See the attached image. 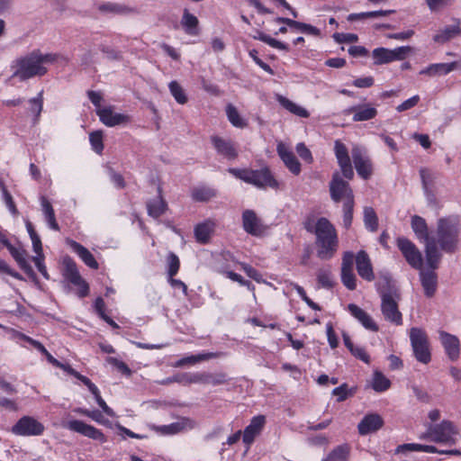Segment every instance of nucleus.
Here are the masks:
<instances>
[{
	"label": "nucleus",
	"mask_w": 461,
	"mask_h": 461,
	"mask_svg": "<svg viewBox=\"0 0 461 461\" xmlns=\"http://www.w3.org/2000/svg\"><path fill=\"white\" fill-rule=\"evenodd\" d=\"M317 256L322 260L330 259L339 246L337 231L326 218H320L315 224Z\"/></svg>",
	"instance_id": "obj_2"
},
{
	"label": "nucleus",
	"mask_w": 461,
	"mask_h": 461,
	"mask_svg": "<svg viewBox=\"0 0 461 461\" xmlns=\"http://www.w3.org/2000/svg\"><path fill=\"white\" fill-rule=\"evenodd\" d=\"M454 0H426V4L431 12H438L450 5Z\"/></svg>",
	"instance_id": "obj_55"
},
{
	"label": "nucleus",
	"mask_w": 461,
	"mask_h": 461,
	"mask_svg": "<svg viewBox=\"0 0 461 461\" xmlns=\"http://www.w3.org/2000/svg\"><path fill=\"white\" fill-rule=\"evenodd\" d=\"M95 399L97 402V404L99 405V407L102 409V411H104V413H105L107 416L109 417H115V413L114 411H113L112 408H110L106 402H104V400L102 398L101 394L98 393L97 396H95Z\"/></svg>",
	"instance_id": "obj_61"
},
{
	"label": "nucleus",
	"mask_w": 461,
	"mask_h": 461,
	"mask_svg": "<svg viewBox=\"0 0 461 461\" xmlns=\"http://www.w3.org/2000/svg\"><path fill=\"white\" fill-rule=\"evenodd\" d=\"M458 67V61H453L450 63H433L422 68L420 71V75H424L430 77L437 76H445L454 71Z\"/></svg>",
	"instance_id": "obj_27"
},
{
	"label": "nucleus",
	"mask_w": 461,
	"mask_h": 461,
	"mask_svg": "<svg viewBox=\"0 0 461 461\" xmlns=\"http://www.w3.org/2000/svg\"><path fill=\"white\" fill-rule=\"evenodd\" d=\"M426 452V453H437L438 448L430 445H422L417 443H407L399 445L396 449V454L407 453V452Z\"/></svg>",
	"instance_id": "obj_36"
},
{
	"label": "nucleus",
	"mask_w": 461,
	"mask_h": 461,
	"mask_svg": "<svg viewBox=\"0 0 461 461\" xmlns=\"http://www.w3.org/2000/svg\"><path fill=\"white\" fill-rule=\"evenodd\" d=\"M439 339L448 357L452 360L456 359L460 353V343L457 337L439 331Z\"/></svg>",
	"instance_id": "obj_28"
},
{
	"label": "nucleus",
	"mask_w": 461,
	"mask_h": 461,
	"mask_svg": "<svg viewBox=\"0 0 461 461\" xmlns=\"http://www.w3.org/2000/svg\"><path fill=\"white\" fill-rule=\"evenodd\" d=\"M341 281L349 290H355L357 287V278L352 270H341Z\"/></svg>",
	"instance_id": "obj_49"
},
{
	"label": "nucleus",
	"mask_w": 461,
	"mask_h": 461,
	"mask_svg": "<svg viewBox=\"0 0 461 461\" xmlns=\"http://www.w3.org/2000/svg\"><path fill=\"white\" fill-rule=\"evenodd\" d=\"M335 41L339 43L342 42H356L357 41V35L354 33H335L333 35Z\"/></svg>",
	"instance_id": "obj_59"
},
{
	"label": "nucleus",
	"mask_w": 461,
	"mask_h": 461,
	"mask_svg": "<svg viewBox=\"0 0 461 461\" xmlns=\"http://www.w3.org/2000/svg\"><path fill=\"white\" fill-rule=\"evenodd\" d=\"M330 192L331 199L338 203L339 201L353 202L354 194L349 186V184L344 181L339 173L333 175L332 180L330 183Z\"/></svg>",
	"instance_id": "obj_11"
},
{
	"label": "nucleus",
	"mask_w": 461,
	"mask_h": 461,
	"mask_svg": "<svg viewBox=\"0 0 461 461\" xmlns=\"http://www.w3.org/2000/svg\"><path fill=\"white\" fill-rule=\"evenodd\" d=\"M420 101V96L418 95L411 96V98L405 100L401 104L396 107L398 112H404L412 107L416 106Z\"/></svg>",
	"instance_id": "obj_56"
},
{
	"label": "nucleus",
	"mask_w": 461,
	"mask_h": 461,
	"mask_svg": "<svg viewBox=\"0 0 461 461\" xmlns=\"http://www.w3.org/2000/svg\"><path fill=\"white\" fill-rule=\"evenodd\" d=\"M167 264H168L167 274H168L169 277H173L174 276H176L177 274V272L179 270L180 263H179L178 257L174 253H170L167 257Z\"/></svg>",
	"instance_id": "obj_52"
},
{
	"label": "nucleus",
	"mask_w": 461,
	"mask_h": 461,
	"mask_svg": "<svg viewBox=\"0 0 461 461\" xmlns=\"http://www.w3.org/2000/svg\"><path fill=\"white\" fill-rule=\"evenodd\" d=\"M254 38L268 44L272 48L285 51L289 50L288 45L270 37L269 35L265 34L262 32H258V34L254 36Z\"/></svg>",
	"instance_id": "obj_45"
},
{
	"label": "nucleus",
	"mask_w": 461,
	"mask_h": 461,
	"mask_svg": "<svg viewBox=\"0 0 461 461\" xmlns=\"http://www.w3.org/2000/svg\"><path fill=\"white\" fill-rule=\"evenodd\" d=\"M213 229L214 222L211 220L199 223L194 229V235L197 241L206 243L209 240Z\"/></svg>",
	"instance_id": "obj_35"
},
{
	"label": "nucleus",
	"mask_w": 461,
	"mask_h": 461,
	"mask_svg": "<svg viewBox=\"0 0 461 461\" xmlns=\"http://www.w3.org/2000/svg\"><path fill=\"white\" fill-rule=\"evenodd\" d=\"M296 152L304 161L311 163L312 161V156L309 149L301 142L296 145Z\"/></svg>",
	"instance_id": "obj_57"
},
{
	"label": "nucleus",
	"mask_w": 461,
	"mask_h": 461,
	"mask_svg": "<svg viewBox=\"0 0 461 461\" xmlns=\"http://www.w3.org/2000/svg\"><path fill=\"white\" fill-rule=\"evenodd\" d=\"M63 265L65 267L64 276L71 284L78 287V295L80 297L87 295L88 285L81 277L76 263L69 257H65L63 258Z\"/></svg>",
	"instance_id": "obj_12"
},
{
	"label": "nucleus",
	"mask_w": 461,
	"mask_h": 461,
	"mask_svg": "<svg viewBox=\"0 0 461 461\" xmlns=\"http://www.w3.org/2000/svg\"><path fill=\"white\" fill-rule=\"evenodd\" d=\"M364 223L367 230L375 231L378 227V220L375 212L371 207L364 209Z\"/></svg>",
	"instance_id": "obj_44"
},
{
	"label": "nucleus",
	"mask_w": 461,
	"mask_h": 461,
	"mask_svg": "<svg viewBox=\"0 0 461 461\" xmlns=\"http://www.w3.org/2000/svg\"><path fill=\"white\" fill-rule=\"evenodd\" d=\"M411 51L409 46L398 47L394 50L376 48L373 50L372 56L375 65L387 64L395 60L404 59Z\"/></svg>",
	"instance_id": "obj_10"
},
{
	"label": "nucleus",
	"mask_w": 461,
	"mask_h": 461,
	"mask_svg": "<svg viewBox=\"0 0 461 461\" xmlns=\"http://www.w3.org/2000/svg\"><path fill=\"white\" fill-rule=\"evenodd\" d=\"M347 114H353L354 122H364L374 119L377 115V110L370 104H362L352 106L345 111Z\"/></svg>",
	"instance_id": "obj_25"
},
{
	"label": "nucleus",
	"mask_w": 461,
	"mask_h": 461,
	"mask_svg": "<svg viewBox=\"0 0 461 461\" xmlns=\"http://www.w3.org/2000/svg\"><path fill=\"white\" fill-rule=\"evenodd\" d=\"M266 423V417L264 415H258L251 419L250 423L245 428L243 431V442L249 446L258 436L263 429Z\"/></svg>",
	"instance_id": "obj_26"
},
{
	"label": "nucleus",
	"mask_w": 461,
	"mask_h": 461,
	"mask_svg": "<svg viewBox=\"0 0 461 461\" xmlns=\"http://www.w3.org/2000/svg\"><path fill=\"white\" fill-rule=\"evenodd\" d=\"M100 121L108 127H114L125 124L130 121V117L123 113H115L112 106L99 108L96 111Z\"/></svg>",
	"instance_id": "obj_20"
},
{
	"label": "nucleus",
	"mask_w": 461,
	"mask_h": 461,
	"mask_svg": "<svg viewBox=\"0 0 461 461\" xmlns=\"http://www.w3.org/2000/svg\"><path fill=\"white\" fill-rule=\"evenodd\" d=\"M382 313L385 320L396 324H402V313L398 310L396 301L391 294H382Z\"/></svg>",
	"instance_id": "obj_15"
},
{
	"label": "nucleus",
	"mask_w": 461,
	"mask_h": 461,
	"mask_svg": "<svg viewBox=\"0 0 461 461\" xmlns=\"http://www.w3.org/2000/svg\"><path fill=\"white\" fill-rule=\"evenodd\" d=\"M148 212L153 218L161 216L166 209L167 203L161 196H158L147 203Z\"/></svg>",
	"instance_id": "obj_38"
},
{
	"label": "nucleus",
	"mask_w": 461,
	"mask_h": 461,
	"mask_svg": "<svg viewBox=\"0 0 461 461\" xmlns=\"http://www.w3.org/2000/svg\"><path fill=\"white\" fill-rule=\"evenodd\" d=\"M276 151L285 166L292 174L297 176L301 173L300 162L285 143L279 141L276 146Z\"/></svg>",
	"instance_id": "obj_18"
},
{
	"label": "nucleus",
	"mask_w": 461,
	"mask_h": 461,
	"mask_svg": "<svg viewBox=\"0 0 461 461\" xmlns=\"http://www.w3.org/2000/svg\"><path fill=\"white\" fill-rule=\"evenodd\" d=\"M459 235V221L455 217L440 218L437 223L436 247L451 253L456 249Z\"/></svg>",
	"instance_id": "obj_3"
},
{
	"label": "nucleus",
	"mask_w": 461,
	"mask_h": 461,
	"mask_svg": "<svg viewBox=\"0 0 461 461\" xmlns=\"http://www.w3.org/2000/svg\"><path fill=\"white\" fill-rule=\"evenodd\" d=\"M348 309L351 315H353L366 329L373 331H376L378 330L377 325L371 316L357 305L353 303L348 304Z\"/></svg>",
	"instance_id": "obj_30"
},
{
	"label": "nucleus",
	"mask_w": 461,
	"mask_h": 461,
	"mask_svg": "<svg viewBox=\"0 0 461 461\" xmlns=\"http://www.w3.org/2000/svg\"><path fill=\"white\" fill-rule=\"evenodd\" d=\"M0 189L3 193V196H4V200H5V203L6 204V206L8 207L9 211L14 214V215H17L18 214V211L16 209V206L13 201V197L12 195L9 194V192L6 190V188L5 187L4 184L2 182H0Z\"/></svg>",
	"instance_id": "obj_54"
},
{
	"label": "nucleus",
	"mask_w": 461,
	"mask_h": 461,
	"mask_svg": "<svg viewBox=\"0 0 461 461\" xmlns=\"http://www.w3.org/2000/svg\"><path fill=\"white\" fill-rule=\"evenodd\" d=\"M197 422L188 417H181L176 421L168 425L157 428V430L163 435H175L181 432L192 430L196 428Z\"/></svg>",
	"instance_id": "obj_17"
},
{
	"label": "nucleus",
	"mask_w": 461,
	"mask_h": 461,
	"mask_svg": "<svg viewBox=\"0 0 461 461\" xmlns=\"http://www.w3.org/2000/svg\"><path fill=\"white\" fill-rule=\"evenodd\" d=\"M89 140L92 149L97 153L101 154L104 149L103 134L101 131H94L89 135Z\"/></svg>",
	"instance_id": "obj_51"
},
{
	"label": "nucleus",
	"mask_w": 461,
	"mask_h": 461,
	"mask_svg": "<svg viewBox=\"0 0 461 461\" xmlns=\"http://www.w3.org/2000/svg\"><path fill=\"white\" fill-rule=\"evenodd\" d=\"M67 244L75 253L77 254V256L88 267L93 269L98 268L99 265L97 261L94 258V255L86 248L72 240H67Z\"/></svg>",
	"instance_id": "obj_29"
},
{
	"label": "nucleus",
	"mask_w": 461,
	"mask_h": 461,
	"mask_svg": "<svg viewBox=\"0 0 461 461\" xmlns=\"http://www.w3.org/2000/svg\"><path fill=\"white\" fill-rule=\"evenodd\" d=\"M350 447L342 444L336 447L323 461H347L349 456Z\"/></svg>",
	"instance_id": "obj_39"
},
{
	"label": "nucleus",
	"mask_w": 461,
	"mask_h": 461,
	"mask_svg": "<svg viewBox=\"0 0 461 461\" xmlns=\"http://www.w3.org/2000/svg\"><path fill=\"white\" fill-rule=\"evenodd\" d=\"M357 270L359 276L368 282L375 279L371 260L366 251L360 250L356 255Z\"/></svg>",
	"instance_id": "obj_24"
},
{
	"label": "nucleus",
	"mask_w": 461,
	"mask_h": 461,
	"mask_svg": "<svg viewBox=\"0 0 461 461\" xmlns=\"http://www.w3.org/2000/svg\"><path fill=\"white\" fill-rule=\"evenodd\" d=\"M410 339L417 360L423 364L429 363L430 352L425 331L419 328H412L410 331Z\"/></svg>",
	"instance_id": "obj_7"
},
{
	"label": "nucleus",
	"mask_w": 461,
	"mask_h": 461,
	"mask_svg": "<svg viewBox=\"0 0 461 461\" xmlns=\"http://www.w3.org/2000/svg\"><path fill=\"white\" fill-rule=\"evenodd\" d=\"M77 378L80 380L88 388V390L93 393L94 397L97 396V394L100 393V391L97 388V386L95 384H93L91 380L86 376L82 375H77Z\"/></svg>",
	"instance_id": "obj_60"
},
{
	"label": "nucleus",
	"mask_w": 461,
	"mask_h": 461,
	"mask_svg": "<svg viewBox=\"0 0 461 461\" xmlns=\"http://www.w3.org/2000/svg\"><path fill=\"white\" fill-rule=\"evenodd\" d=\"M229 172L237 178H240L246 183L254 185L259 188H279V182L274 177L271 171L267 167L262 168L260 170L230 168Z\"/></svg>",
	"instance_id": "obj_5"
},
{
	"label": "nucleus",
	"mask_w": 461,
	"mask_h": 461,
	"mask_svg": "<svg viewBox=\"0 0 461 461\" xmlns=\"http://www.w3.org/2000/svg\"><path fill=\"white\" fill-rule=\"evenodd\" d=\"M242 226L244 230L252 236H261L266 228L260 218L253 210H245L242 213Z\"/></svg>",
	"instance_id": "obj_16"
},
{
	"label": "nucleus",
	"mask_w": 461,
	"mask_h": 461,
	"mask_svg": "<svg viewBox=\"0 0 461 461\" xmlns=\"http://www.w3.org/2000/svg\"><path fill=\"white\" fill-rule=\"evenodd\" d=\"M227 375L223 373L206 374V384L219 385L227 382Z\"/></svg>",
	"instance_id": "obj_53"
},
{
	"label": "nucleus",
	"mask_w": 461,
	"mask_h": 461,
	"mask_svg": "<svg viewBox=\"0 0 461 461\" xmlns=\"http://www.w3.org/2000/svg\"><path fill=\"white\" fill-rule=\"evenodd\" d=\"M170 94L179 104H185L187 103V96L184 88L180 86L177 81H171L168 85Z\"/></svg>",
	"instance_id": "obj_42"
},
{
	"label": "nucleus",
	"mask_w": 461,
	"mask_h": 461,
	"mask_svg": "<svg viewBox=\"0 0 461 461\" xmlns=\"http://www.w3.org/2000/svg\"><path fill=\"white\" fill-rule=\"evenodd\" d=\"M56 58L55 54H42L39 50L20 57L11 64L12 77L24 81L34 77H41L47 73L46 65L54 62Z\"/></svg>",
	"instance_id": "obj_1"
},
{
	"label": "nucleus",
	"mask_w": 461,
	"mask_h": 461,
	"mask_svg": "<svg viewBox=\"0 0 461 461\" xmlns=\"http://www.w3.org/2000/svg\"><path fill=\"white\" fill-rule=\"evenodd\" d=\"M317 280L321 286L323 288H331L333 286V279L330 267H324L320 268L317 273Z\"/></svg>",
	"instance_id": "obj_41"
},
{
	"label": "nucleus",
	"mask_w": 461,
	"mask_h": 461,
	"mask_svg": "<svg viewBox=\"0 0 461 461\" xmlns=\"http://www.w3.org/2000/svg\"><path fill=\"white\" fill-rule=\"evenodd\" d=\"M249 3L253 5L259 14H273V10L266 6L261 0H248Z\"/></svg>",
	"instance_id": "obj_63"
},
{
	"label": "nucleus",
	"mask_w": 461,
	"mask_h": 461,
	"mask_svg": "<svg viewBox=\"0 0 461 461\" xmlns=\"http://www.w3.org/2000/svg\"><path fill=\"white\" fill-rule=\"evenodd\" d=\"M351 156L357 174L363 179H368L373 175V164L366 148L358 145L353 146Z\"/></svg>",
	"instance_id": "obj_9"
},
{
	"label": "nucleus",
	"mask_w": 461,
	"mask_h": 461,
	"mask_svg": "<svg viewBox=\"0 0 461 461\" xmlns=\"http://www.w3.org/2000/svg\"><path fill=\"white\" fill-rule=\"evenodd\" d=\"M41 204L42 207V212L45 217V220L49 225V227L54 230H59V227L55 218V212L53 207L50 201L45 197H41Z\"/></svg>",
	"instance_id": "obj_37"
},
{
	"label": "nucleus",
	"mask_w": 461,
	"mask_h": 461,
	"mask_svg": "<svg viewBox=\"0 0 461 461\" xmlns=\"http://www.w3.org/2000/svg\"><path fill=\"white\" fill-rule=\"evenodd\" d=\"M420 281L425 294L429 297L435 294L437 286V276L433 270L424 271L420 269Z\"/></svg>",
	"instance_id": "obj_33"
},
{
	"label": "nucleus",
	"mask_w": 461,
	"mask_h": 461,
	"mask_svg": "<svg viewBox=\"0 0 461 461\" xmlns=\"http://www.w3.org/2000/svg\"><path fill=\"white\" fill-rule=\"evenodd\" d=\"M5 248H7L12 257L14 258V260L17 262V264L23 270L26 272L31 270V267L26 258V251L22 247H14L12 244L8 243L5 246Z\"/></svg>",
	"instance_id": "obj_34"
},
{
	"label": "nucleus",
	"mask_w": 461,
	"mask_h": 461,
	"mask_svg": "<svg viewBox=\"0 0 461 461\" xmlns=\"http://www.w3.org/2000/svg\"><path fill=\"white\" fill-rule=\"evenodd\" d=\"M242 268L248 276L254 279L258 283L262 282V276L255 268L246 264L242 266Z\"/></svg>",
	"instance_id": "obj_64"
},
{
	"label": "nucleus",
	"mask_w": 461,
	"mask_h": 461,
	"mask_svg": "<svg viewBox=\"0 0 461 461\" xmlns=\"http://www.w3.org/2000/svg\"><path fill=\"white\" fill-rule=\"evenodd\" d=\"M45 430L44 425L32 416H23L13 426L12 432L17 436H41Z\"/></svg>",
	"instance_id": "obj_8"
},
{
	"label": "nucleus",
	"mask_w": 461,
	"mask_h": 461,
	"mask_svg": "<svg viewBox=\"0 0 461 461\" xmlns=\"http://www.w3.org/2000/svg\"><path fill=\"white\" fill-rule=\"evenodd\" d=\"M66 427L71 431L79 433L89 438L98 440L101 443L106 441V437L100 429L82 420H71L67 423Z\"/></svg>",
	"instance_id": "obj_14"
},
{
	"label": "nucleus",
	"mask_w": 461,
	"mask_h": 461,
	"mask_svg": "<svg viewBox=\"0 0 461 461\" xmlns=\"http://www.w3.org/2000/svg\"><path fill=\"white\" fill-rule=\"evenodd\" d=\"M411 228L420 240L425 241L426 260L428 265L432 268H436L441 258L440 252L436 247V240L429 234L428 227L425 220L420 216L411 218Z\"/></svg>",
	"instance_id": "obj_4"
},
{
	"label": "nucleus",
	"mask_w": 461,
	"mask_h": 461,
	"mask_svg": "<svg viewBox=\"0 0 461 461\" xmlns=\"http://www.w3.org/2000/svg\"><path fill=\"white\" fill-rule=\"evenodd\" d=\"M354 254L352 252H346L342 258L341 270H352L354 262Z\"/></svg>",
	"instance_id": "obj_62"
},
{
	"label": "nucleus",
	"mask_w": 461,
	"mask_h": 461,
	"mask_svg": "<svg viewBox=\"0 0 461 461\" xmlns=\"http://www.w3.org/2000/svg\"><path fill=\"white\" fill-rule=\"evenodd\" d=\"M184 32L190 36H197L200 33L199 21L187 9H185L180 21Z\"/></svg>",
	"instance_id": "obj_31"
},
{
	"label": "nucleus",
	"mask_w": 461,
	"mask_h": 461,
	"mask_svg": "<svg viewBox=\"0 0 461 461\" xmlns=\"http://www.w3.org/2000/svg\"><path fill=\"white\" fill-rule=\"evenodd\" d=\"M353 208L354 201L343 203V225L346 229H348L351 226L353 220Z\"/></svg>",
	"instance_id": "obj_50"
},
{
	"label": "nucleus",
	"mask_w": 461,
	"mask_h": 461,
	"mask_svg": "<svg viewBox=\"0 0 461 461\" xmlns=\"http://www.w3.org/2000/svg\"><path fill=\"white\" fill-rule=\"evenodd\" d=\"M458 430L456 426L448 420H443L437 425H429L427 432L421 438H429L434 442L454 445L457 441Z\"/></svg>",
	"instance_id": "obj_6"
},
{
	"label": "nucleus",
	"mask_w": 461,
	"mask_h": 461,
	"mask_svg": "<svg viewBox=\"0 0 461 461\" xmlns=\"http://www.w3.org/2000/svg\"><path fill=\"white\" fill-rule=\"evenodd\" d=\"M383 425L384 420L379 414L370 413L366 415L358 423V433L362 436H366L377 431Z\"/></svg>",
	"instance_id": "obj_23"
},
{
	"label": "nucleus",
	"mask_w": 461,
	"mask_h": 461,
	"mask_svg": "<svg viewBox=\"0 0 461 461\" xmlns=\"http://www.w3.org/2000/svg\"><path fill=\"white\" fill-rule=\"evenodd\" d=\"M214 355L212 353H207V354H199L196 356H189L186 357H183L179 359L176 364L175 366L181 367L187 365H194L200 361L210 359Z\"/></svg>",
	"instance_id": "obj_46"
},
{
	"label": "nucleus",
	"mask_w": 461,
	"mask_h": 461,
	"mask_svg": "<svg viewBox=\"0 0 461 461\" xmlns=\"http://www.w3.org/2000/svg\"><path fill=\"white\" fill-rule=\"evenodd\" d=\"M226 114L228 120L234 127L242 129L248 125L247 121L240 116L236 107L232 104L227 105Z\"/></svg>",
	"instance_id": "obj_40"
},
{
	"label": "nucleus",
	"mask_w": 461,
	"mask_h": 461,
	"mask_svg": "<svg viewBox=\"0 0 461 461\" xmlns=\"http://www.w3.org/2000/svg\"><path fill=\"white\" fill-rule=\"evenodd\" d=\"M397 247L401 250L406 261L414 268L420 269L422 257L416 246L408 239L401 237L397 239Z\"/></svg>",
	"instance_id": "obj_13"
},
{
	"label": "nucleus",
	"mask_w": 461,
	"mask_h": 461,
	"mask_svg": "<svg viewBox=\"0 0 461 461\" xmlns=\"http://www.w3.org/2000/svg\"><path fill=\"white\" fill-rule=\"evenodd\" d=\"M390 381L381 372L375 371L373 377V388L376 392H384L390 387Z\"/></svg>",
	"instance_id": "obj_47"
},
{
	"label": "nucleus",
	"mask_w": 461,
	"mask_h": 461,
	"mask_svg": "<svg viewBox=\"0 0 461 461\" xmlns=\"http://www.w3.org/2000/svg\"><path fill=\"white\" fill-rule=\"evenodd\" d=\"M98 10L104 14H113L119 15H127L135 12L134 8L125 5L107 2L100 5Z\"/></svg>",
	"instance_id": "obj_32"
},
{
	"label": "nucleus",
	"mask_w": 461,
	"mask_h": 461,
	"mask_svg": "<svg viewBox=\"0 0 461 461\" xmlns=\"http://www.w3.org/2000/svg\"><path fill=\"white\" fill-rule=\"evenodd\" d=\"M213 148L218 154L227 159H234L238 156V152L234 143L229 140L220 136H212L211 138Z\"/></svg>",
	"instance_id": "obj_22"
},
{
	"label": "nucleus",
	"mask_w": 461,
	"mask_h": 461,
	"mask_svg": "<svg viewBox=\"0 0 461 461\" xmlns=\"http://www.w3.org/2000/svg\"><path fill=\"white\" fill-rule=\"evenodd\" d=\"M216 195L213 189L209 187H197L192 191V197L198 202H207Z\"/></svg>",
	"instance_id": "obj_43"
},
{
	"label": "nucleus",
	"mask_w": 461,
	"mask_h": 461,
	"mask_svg": "<svg viewBox=\"0 0 461 461\" xmlns=\"http://www.w3.org/2000/svg\"><path fill=\"white\" fill-rule=\"evenodd\" d=\"M335 155L342 175L346 178L351 179L354 176V171L348 156V151L347 147L339 140L335 142Z\"/></svg>",
	"instance_id": "obj_19"
},
{
	"label": "nucleus",
	"mask_w": 461,
	"mask_h": 461,
	"mask_svg": "<svg viewBox=\"0 0 461 461\" xmlns=\"http://www.w3.org/2000/svg\"><path fill=\"white\" fill-rule=\"evenodd\" d=\"M326 332H327L328 342H329L330 348H336L339 345V340H338V338L333 330V326L330 322L326 324Z\"/></svg>",
	"instance_id": "obj_58"
},
{
	"label": "nucleus",
	"mask_w": 461,
	"mask_h": 461,
	"mask_svg": "<svg viewBox=\"0 0 461 461\" xmlns=\"http://www.w3.org/2000/svg\"><path fill=\"white\" fill-rule=\"evenodd\" d=\"M73 411L77 414L86 416L99 424H106V420H104L103 414L99 411H90L85 408L77 407L75 408Z\"/></svg>",
	"instance_id": "obj_48"
},
{
	"label": "nucleus",
	"mask_w": 461,
	"mask_h": 461,
	"mask_svg": "<svg viewBox=\"0 0 461 461\" xmlns=\"http://www.w3.org/2000/svg\"><path fill=\"white\" fill-rule=\"evenodd\" d=\"M461 35V20H454V23L445 25L437 31L433 41L438 44H444Z\"/></svg>",
	"instance_id": "obj_21"
}]
</instances>
